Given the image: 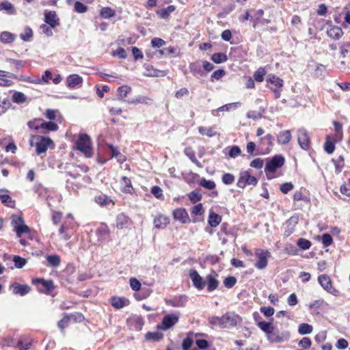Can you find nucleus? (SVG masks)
<instances>
[{
    "mask_svg": "<svg viewBox=\"0 0 350 350\" xmlns=\"http://www.w3.org/2000/svg\"><path fill=\"white\" fill-rule=\"evenodd\" d=\"M289 337L288 332L272 331L267 335V339L271 342H282Z\"/></svg>",
    "mask_w": 350,
    "mask_h": 350,
    "instance_id": "obj_8",
    "label": "nucleus"
},
{
    "mask_svg": "<svg viewBox=\"0 0 350 350\" xmlns=\"http://www.w3.org/2000/svg\"><path fill=\"white\" fill-rule=\"evenodd\" d=\"M241 318L234 312H227L221 317V327L230 328L241 322Z\"/></svg>",
    "mask_w": 350,
    "mask_h": 350,
    "instance_id": "obj_2",
    "label": "nucleus"
},
{
    "mask_svg": "<svg viewBox=\"0 0 350 350\" xmlns=\"http://www.w3.org/2000/svg\"><path fill=\"white\" fill-rule=\"evenodd\" d=\"M8 74V72L3 70H0V86H10L12 84V81L11 80L5 79V77Z\"/></svg>",
    "mask_w": 350,
    "mask_h": 350,
    "instance_id": "obj_46",
    "label": "nucleus"
},
{
    "mask_svg": "<svg viewBox=\"0 0 350 350\" xmlns=\"http://www.w3.org/2000/svg\"><path fill=\"white\" fill-rule=\"evenodd\" d=\"M340 192L343 195L350 197V179L340 186Z\"/></svg>",
    "mask_w": 350,
    "mask_h": 350,
    "instance_id": "obj_55",
    "label": "nucleus"
},
{
    "mask_svg": "<svg viewBox=\"0 0 350 350\" xmlns=\"http://www.w3.org/2000/svg\"><path fill=\"white\" fill-rule=\"evenodd\" d=\"M67 85L70 88H75L77 85H81L83 78L79 75L73 74L67 77Z\"/></svg>",
    "mask_w": 350,
    "mask_h": 350,
    "instance_id": "obj_19",
    "label": "nucleus"
},
{
    "mask_svg": "<svg viewBox=\"0 0 350 350\" xmlns=\"http://www.w3.org/2000/svg\"><path fill=\"white\" fill-rule=\"evenodd\" d=\"M241 153V148L239 146H232L229 151V156L232 158H235L239 156Z\"/></svg>",
    "mask_w": 350,
    "mask_h": 350,
    "instance_id": "obj_63",
    "label": "nucleus"
},
{
    "mask_svg": "<svg viewBox=\"0 0 350 350\" xmlns=\"http://www.w3.org/2000/svg\"><path fill=\"white\" fill-rule=\"evenodd\" d=\"M173 215L176 220H178L183 224L189 221V215L185 208H176L174 211Z\"/></svg>",
    "mask_w": 350,
    "mask_h": 350,
    "instance_id": "obj_16",
    "label": "nucleus"
},
{
    "mask_svg": "<svg viewBox=\"0 0 350 350\" xmlns=\"http://www.w3.org/2000/svg\"><path fill=\"white\" fill-rule=\"evenodd\" d=\"M129 221V218L123 213L119 214L116 217V227L118 229L126 228Z\"/></svg>",
    "mask_w": 350,
    "mask_h": 350,
    "instance_id": "obj_23",
    "label": "nucleus"
},
{
    "mask_svg": "<svg viewBox=\"0 0 350 350\" xmlns=\"http://www.w3.org/2000/svg\"><path fill=\"white\" fill-rule=\"evenodd\" d=\"M312 326L308 323H301L298 327V332L300 334H308L312 332Z\"/></svg>",
    "mask_w": 350,
    "mask_h": 350,
    "instance_id": "obj_38",
    "label": "nucleus"
},
{
    "mask_svg": "<svg viewBox=\"0 0 350 350\" xmlns=\"http://www.w3.org/2000/svg\"><path fill=\"white\" fill-rule=\"evenodd\" d=\"M200 185L209 190L213 189L216 186L214 181L206 180L204 178L200 180Z\"/></svg>",
    "mask_w": 350,
    "mask_h": 350,
    "instance_id": "obj_45",
    "label": "nucleus"
},
{
    "mask_svg": "<svg viewBox=\"0 0 350 350\" xmlns=\"http://www.w3.org/2000/svg\"><path fill=\"white\" fill-rule=\"evenodd\" d=\"M267 83L273 84L275 87H282L283 85V81L275 75H269L267 79Z\"/></svg>",
    "mask_w": 350,
    "mask_h": 350,
    "instance_id": "obj_41",
    "label": "nucleus"
},
{
    "mask_svg": "<svg viewBox=\"0 0 350 350\" xmlns=\"http://www.w3.org/2000/svg\"><path fill=\"white\" fill-rule=\"evenodd\" d=\"M241 106V103L240 102H236L232 103H229L227 105H225L218 109V111H229L230 109L234 108H238Z\"/></svg>",
    "mask_w": 350,
    "mask_h": 350,
    "instance_id": "obj_54",
    "label": "nucleus"
},
{
    "mask_svg": "<svg viewBox=\"0 0 350 350\" xmlns=\"http://www.w3.org/2000/svg\"><path fill=\"white\" fill-rule=\"evenodd\" d=\"M76 146L79 150L88 155L91 149L90 137L87 134H81L76 142Z\"/></svg>",
    "mask_w": 350,
    "mask_h": 350,
    "instance_id": "obj_4",
    "label": "nucleus"
},
{
    "mask_svg": "<svg viewBox=\"0 0 350 350\" xmlns=\"http://www.w3.org/2000/svg\"><path fill=\"white\" fill-rule=\"evenodd\" d=\"M2 10H5L9 14H16L14 5L8 1H3L0 3V12Z\"/></svg>",
    "mask_w": 350,
    "mask_h": 350,
    "instance_id": "obj_28",
    "label": "nucleus"
},
{
    "mask_svg": "<svg viewBox=\"0 0 350 350\" xmlns=\"http://www.w3.org/2000/svg\"><path fill=\"white\" fill-rule=\"evenodd\" d=\"M46 260L49 265L53 267H57L61 262L60 257L57 254L47 256Z\"/></svg>",
    "mask_w": 350,
    "mask_h": 350,
    "instance_id": "obj_33",
    "label": "nucleus"
},
{
    "mask_svg": "<svg viewBox=\"0 0 350 350\" xmlns=\"http://www.w3.org/2000/svg\"><path fill=\"white\" fill-rule=\"evenodd\" d=\"M169 223V218L164 215H159L154 219V225L157 228H164Z\"/></svg>",
    "mask_w": 350,
    "mask_h": 350,
    "instance_id": "obj_21",
    "label": "nucleus"
},
{
    "mask_svg": "<svg viewBox=\"0 0 350 350\" xmlns=\"http://www.w3.org/2000/svg\"><path fill=\"white\" fill-rule=\"evenodd\" d=\"M13 262H14V265L16 268L21 269L27 263V260L19 256H14L13 258Z\"/></svg>",
    "mask_w": 350,
    "mask_h": 350,
    "instance_id": "obj_47",
    "label": "nucleus"
},
{
    "mask_svg": "<svg viewBox=\"0 0 350 350\" xmlns=\"http://www.w3.org/2000/svg\"><path fill=\"white\" fill-rule=\"evenodd\" d=\"M147 340H160L163 338V334L159 332H148L145 336Z\"/></svg>",
    "mask_w": 350,
    "mask_h": 350,
    "instance_id": "obj_53",
    "label": "nucleus"
},
{
    "mask_svg": "<svg viewBox=\"0 0 350 350\" xmlns=\"http://www.w3.org/2000/svg\"><path fill=\"white\" fill-rule=\"evenodd\" d=\"M198 131L202 135H206L208 137H213L217 135L216 131H215V127H204L200 126L198 128Z\"/></svg>",
    "mask_w": 350,
    "mask_h": 350,
    "instance_id": "obj_34",
    "label": "nucleus"
},
{
    "mask_svg": "<svg viewBox=\"0 0 350 350\" xmlns=\"http://www.w3.org/2000/svg\"><path fill=\"white\" fill-rule=\"evenodd\" d=\"M257 179L251 176L248 171L242 172L239 174L237 185L238 187L244 188L246 185H256Z\"/></svg>",
    "mask_w": 350,
    "mask_h": 350,
    "instance_id": "obj_5",
    "label": "nucleus"
},
{
    "mask_svg": "<svg viewBox=\"0 0 350 350\" xmlns=\"http://www.w3.org/2000/svg\"><path fill=\"white\" fill-rule=\"evenodd\" d=\"M298 143L300 147L304 150H308L310 148V138L307 131L304 129L297 131Z\"/></svg>",
    "mask_w": 350,
    "mask_h": 350,
    "instance_id": "obj_10",
    "label": "nucleus"
},
{
    "mask_svg": "<svg viewBox=\"0 0 350 350\" xmlns=\"http://www.w3.org/2000/svg\"><path fill=\"white\" fill-rule=\"evenodd\" d=\"M27 125L29 129L36 131H39L40 132L41 130V119L36 118L32 120H30L27 122Z\"/></svg>",
    "mask_w": 350,
    "mask_h": 350,
    "instance_id": "obj_42",
    "label": "nucleus"
},
{
    "mask_svg": "<svg viewBox=\"0 0 350 350\" xmlns=\"http://www.w3.org/2000/svg\"><path fill=\"white\" fill-rule=\"evenodd\" d=\"M332 161L335 165V171L336 173L341 172L345 166V159L343 156L340 155L337 159H332Z\"/></svg>",
    "mask_w": 350,
    "mask_h": 350,
    "instance_id": "obj_29",
    "label": "nucleus"
},
{
    "mask_svg": "<svg viewBox=\"0 0 350 350\" xmlns=\"http://www.w3.org/2000/svg\"><path fill=\"white\" fill-rule=\"evenodd\" d=\"M257 325L262 331L265 332L267 335L274 330V327L272 323L265 321L258 322Z\"/></svg>",
    "mask_w": 350,
    "mask_h": 350,
    "instance_id": "obj_25",
    "label": "nucleus"
},
{
    "mask_svg": "<svg viewBox=\"0 0 350 350\" xmlns=\"http://www.w3.org/2000/svg\"><path fill=\"white\" fill-rule=\"evenodd\" d=\"M284 163V158L281 155H275L271 159L267 160L265 172H275L277 169L281 167Z\"/></svg>",
    "mask_w": 350,
    "mask_h": 350,
    "instance_id": "obj_6",
    "label": "nucleus"
},
{
    "mask_svg": "<svg viewBox=\"0 0 350 350\" xmlns=\"http://www.w3.org/2000/svg\"><path fill=\"white\" fill-rule=\"evenodd\" d=\"M325 151L328 154H332L335 150V145L334 142L327 140L324 144Z\"/></svg>",
    "mask_w": 350,
    "mask_h": 350,
    "instance_id": "obj_60",
    "label": "nucleus"
},
{
    "mask_svg": "<svg viewBox=\"0 0 350 350\" xmlns=\"http://www.w3.org/2000/svg\"><path fill=\"white\" fill-rule=\"evenodd\" d=\"M189 198L192 203H196L197 202L201 200L202 195L198 192L193 191L189 194Z\"/></svg>",
    "mask_w": 350,
    "mask_h": 350,
    "instance_id": "obj_64",
    "label": "nucleus"
},
{
    "mask_svg": "<svg viewBox=\"0 0 350 350\" xmlns=\"http://www.w3.org/2000/svg\"><path fill=\"white\" fill-rule=\"evenodd\" d=\"M104 18H110L115 15V11L109 7L103 8L100 13Z\"/></svg>",
    "mask_w": 350,
    "mask_h": 350,
    "instance_id": "obj_43",
    "label": "nucleus"
},
{
    "mask_svg": "<svg viewBox=\"0 0 350 350\" xmlns=\"http://www.w3.org/2000/svg\"><path fill=\"white\" fill-rule=\"evenodd\" d=\"M185 153L193 163L196 164L198 166H201L200 162L196 157L195 152L190 148H185Z\"/></svg>",
    "mask_w": 350,
    "mask_h": 350,
    "instance_id": "obj_49",
    "label": "nucleus"
},
{
    "mask_svg": "<svg viewBox=\"0 0 350 350\" xmlns=\"http://www.w3.org/2000/svg\"><path fill=\"white\" fill-rule=\"evenodd\" d=\"M266 75L265 68H259L254 74V80L257 82H262L264 80V77Z\"/></svg>",
    "mask_w": 350,
    "mask_h": 350,
    "instance_id": "obj_44",
    "label": "nucleus"
},
{
    "mask_svg": "<svg viewBox=\"0 0 350 350\" xmlns=\"http://www.w3.org/2000/svg\"><path fill=\"white\" fill-rule=\"evenodd\" d=\"M327 33L330 38L338 40L343 35V31L340 27L333 26L327 30Z\"/></svg>",
    "mask_w": 350,
    "mask_h": 350,
    "instance_id": "obj_20",
    "label": "nucleus"
},
{
    "mask_svg": "<svg viewBox=\"0 0 350 350\" xmlns=\"http://www.w3.org/2000/svg\"><path fill=\"white\" fill-rule=\"evenodd\" d=\"M16 38V35L8 31H3L0 36V40L3 43L9 44Z\"/></svg>",
    "mask_w": 350,
    "mask_h": 350,
    "instance_id": "obj_27",
    "label": "nucleus"
},
{
    "mask_svg": "<svg viewBox=\"0 0 350 350\" xmlns=\"http://www.w3.org/2000/svg\"><path fill=\"white\" fill-rule=\"evenodd\" d=\"M10 106V103L8 98H1L0 97V116L3 114Z\"/></svg>",
    "mask_w": 350,
    "mask_h": 350,
    "instance_id": "obj_48",
    "label": "nucleus"
},
{
    "mask_svg": "<svg viewBox=\"0 0 350 350\" xmlns=\"http://www.w3.org/2000/svg\"><path fill=\"white\" fill-rule=\"evenodd\" d=\"M8 191L6 189H0V200L1 202L6 205H9L12 202V198L8 194H2L1 192Z\"/></svg>",
    "mask_w": 350,
    "mask_h": 350,
    "instance_id": "obj_52",
    "label": "nucleus"
},
{
    "mask_svg": "<svg viewBox=\"0 0 350 350\" xmlns=\"http://www.w3.org/2000/svg\"><path fill=\"white\" fill-rule=\"evenodd\" d=\"M94 201L102 206H107L112 202V200L108 196L104 194H100L95 196Z\"/></svg>",
    "mask_w": 350,
    "mask_h": 350,
    "instance_id": "obj_26",
    "label": "nucleus"
},
{
    "mask_svg": "<svg viewBox=\"0 0 350 350\" xmlns=\"http://www.w3.org/2000/svg\"><path fill=\"white\" fill-rule=\"evenodd\" d=\"M189 68H190V71L194 75H201L202 73V70L200 68V66L199 65H198L197 63H191V64H190Z\"/></svg>",
    "mask_w": 350,
    "mask_h": 350,
    "instance_id": "obj_61",
    "label": "nucleus"
},
{
    "mask_svg": "<svg viewBox=\"0 0 350 350\" xmlns=\"http://www.w3.org/2000/svg\"><path fill=\"white\" fill-rule=\"evenodd\" d=\"M264 113L265 109L263 107H260L258 111H249L247 113V117L250 119L256 120L260 118Z\"/></svg>",
    "mask_w": 350,
    "mask_h": 350,
    "instance_id": "obj_32",
    "label": "nucleus"
},
{
    "mask_svg": "<svg viewBox=\"0 0 350 350\" xmlns=\"http://www.w3.org/2000/svg\"><path fill=\"white\" fill-rule=\"evenodd\" d=\"M234 181V176L230 173H226L222 176V182L225 185H230Z\"/></svg>",
    "mask_w": 350,
    "mask_h": 350,
    "instance_id": "obj_59",
    "label": "nucleus"
},
{
    "mask_svg": "<svg viewBox=\"0 0 350 350\" xmlns=\"http://www.w3.org/2000/svg\"><path fill=\"white\" fill-rule=\"evenodd\" d=\"M291 134L290 131H283L279 133L278 135V142L280 144H286L291 139Z\"/></svg>",
    "mask_w": 350,
    "mask_h": 350,
    "instance_id": "obj_22",
    "label": "nucleus"
},
{
    "mask_svg": "<svg viewBox=\"0 0 350 350\" xmlns=\"http://www.w3.org/2000/svg\"><path fill=\"white\" fill-rule=\"evenodd\" d=\"M178 320L179 316L175 313L166 314L163 317L161 323L157 325V328L166 331L176 324Z\"/></svg>",
    "mask_w": 350,
    "mask_h": 350,
    "instance_id": "obj_3",
    "label": "nucleus"
},
{
    "mask_svg": "<svg viewBox=\"0 0 350 350\" xmlns=\"http://www.w3.org/2000/svg\"><path fill=\"white\" fill-rule=\"evenodd\" d=\"M33 33L31 27L26 26L21 33L20 38L25 42H28L33 37Z\"/></svg>",
    "mask_w": 350,
    "mask_h": 350,
    "instance_id": "obj_31",
    "label": "nucleus"
},
{
    "mask_svg": "<svg viewBox=\"0 0 350 350\" xmlns=\"http://www.w3.org/2000/svg\"><path fill=\"white\" fill-rule=\"evenodd\" d=\"M74 10L77 13H85L88 10V8L80 1H76L75 3Z\"/></svg>",
    "mask_w": 350,
    "mask_h": 350,
    "instance_id": "obj_57",
    "label": "nucleus"
},
{
    "mask_svg": "<svg viewBox=\"0 0 350 350\" xmlns=\"http://www.w3.org/2000/svg\"><path fill=\"white\" fill-rule=\"evenodd\" d=\"M29 144L36 148L37 154H40L46 152L50 146H53V142L49 137L35 135L31 136Z\"/></svg>",
    "mask_w": 350,
    "mask_h": 350,
    "instance_id": "obj_1",
    "label": "nucleus"
},
{
    "mask_svg": "<svg viewBox=\"0 0 350 350\" xmlns=\"http://www.w3.org/2000/svg\"><path fill=\"white\" fill-rule=\"evenodd\" d=\"M128 300L122 297H113L111 304L116 309H120L124 307Z\"/></svg>",
    "mask_w": 350,
    "mask_h": 350,
    "instance_id": "obj_30",
    "label": "nucleus"
},
{
    "mask_svg": "<svg viewBox=\"0 0 350 350\" xmlns=\"http://www.w3.org/2000/svg\"><path fill=\"white\" fill-rule=\"evenodd\" d=\"M27 97L26 96L20 92H16L14 93L12 96V100L14 103L20 104L23 103L26 101Z\"/></svg>",
    "mask_w": 350,
    "mask_h": 350,
    "instance_id": "obj_40",
    "label": "nucleus"
},
{
    "mask_svg": "<svg viewBox=\"0 0 350 350\" xmlns=\"http://www.w3.org/2000/svg\"><path fill=\"white\" fill-rule=\"evenodd\" d=\"M257 260L254 264L255 267L258 269H263L267 266V258L270 256V253L267 250L258 249L255 252Z\"/></svg>",
    "mask_w": 350,
    "mask_h": 350,
    "instance_id": "obj_7",
    "label": "nucleus"
},
{
    "mask_svg": "<svg viewBox=\"0 0 350 350\" xmlns=\"http://www.w3.org/2000/svg\"><path fill=\"white\" fill-rule=\"evenodd\" d=\"M125 101L129 104L137 105V104L141 103V104H144L146 105H150L153 102L152 99H151L148 97L144 96H141V95L137 96L133 98L128 99L127 100H125Z\"/></svg>",
    "mask_w": 350,
    "mask_h": 350,
    "instance_id": "obj_17",
    "label": "nucleus"
},
{
    "mask_svg": "<svg viewBox=\"0 0 350 350\" xmlns=\"http://www.w3.org/2000/svg\"><path fill=\"white\" fill-rule=\"evenodd\" d=\"M70 317L68 315L64 316L57 323L58 327L64 332V329L68 325Z\"/></svg>",
    "mask_w": 350,
    "mask_h": 350,
    "instance_id": "obj_58",
    "label": "nucleus"
},
{
    "mask_svg": "<svg viewBox=\"0 0 350 350\" xmlns=\"http://www.w3.org/2000/svg\"><path fill=\"white\" fill-rule=\"evenodd\" d=\"M260 312L267 317H270L274 314V308L272 307L262 306L260 308Z\"/></svg>",
    "mask_w": 350,
    "mask_h": 350,
    "instance_id": "obj_62",
    "label": "nucleus"
},
{
    "mask_svg": "<svg viewBox=\"0 0 350 350\" xmlns=\"http://www.w3.org/2000/svg\"><path fill=\"white\" fill-rule=\"evenodd\" d=\"M175 10L174 5H169L165 9H162L157 11V14L159 15L161 18H167L169 15Z\"/></svg>",
    "mask_w": 350,
    "mask_h": 350,
    "instance_id": "obj_35",
    "label": "nucleus"
},
{
    "mask_svg": "<svg viewBox=\"0 0 350 350\" xmlns=\"http://www.w3.org/2000/svg\"><path fill=\"white\" fill-rule=\"evenodd\" d=\"M58 125L51 121L44 122L42 119H41V130L40 133L41 134L46 135L51 131H55L58 129Z\"/></svg>",
    "mask_w": 350,
    "mask_h": 350,
    "instance_id": "obj_13",
    "label": "nucleus"
},
{
    "mask_svg": "<svg viewBox=\"0 0 350 350\" xmlns=\"http://www.w3.org/2000/svg\"><path fill=\"white\" fill-rule=\"evenodd\" d=\"M24 224V220L21 216L13 215L12 219V225L14 227V230L21 226Z\"/></svg>",
    "mask_w": 350,
    "mask_h": 350,
    "instance_id": "obj_51",
    "label": "nucleus"
},
{
    "mask_svg": "<svg viewBox=\"0 0 350 350\" xmlns=\"http://www.w3.org/2000/svg\"><path fill=\"white\" fill-rule=\"evenodd\" d=\"M217 274L214 272L206 275L204 282L207 283V289L208 291H213L215 290L218 285L219 281L216 279Z\"/></svg>",
    "mask_w": 350,
    "mask_h": 350,
    "instance_id": "obj_15",
    "label": "nucleus"
},
{
    "mask_svg": "<svg viewBox=\"0 0 350 350\" xmlns=\"http://www.w3.org/2000/svg\"><path fill=\"white\" fill-rule=\"evenodd\" d=\"M13 293L16 295H20L24 296L29 293L31 288L27 284H19L18 283H14L11 286Z\"/></svg>",
    "mask_w": 350,
    "mask_h": 350,
    "instance_id": "obj_14",
    "label": "nucleus"
},
{
    "mask_svg": "<svg viewBox=\"0 0 350 350\" xmlns=\"http://www.w3.org/2000/svg\"><path fill=\"white\" fill-rule=\"evenodd\" d=\"M131 88L128 85H122L118 88L117 90L119 99H123L127 96V94L131 92Z\"/></svg>",
    "mask_w": 350,
    "mask_h": 350,
    "instance_id": "obj_36",
    "label": "nucleus"
},
{
    "mask_svg": "<svg viewBox=\"0 0 350 350\" xmlns=\"http://www.w3.org/2000/svg\"><path fill=\"white\" fill-rule=\"evenodd\" d=\"M44 22L51 28H55L60 24L59 18L54 11H48L44 13Z\"/></svg>",
    "mask_w": 350,
    "mask_h": 350,
    "instance_id": "obj_11",
    "label": "nucleus"
},
{
    "mask_svg": "<svg viewBox=\"0 0 350 350\" xmlns=\"http://www.w3.org/2000/svg\"><path fill=\"white\" fill-rule=\"evenodd\" d=\"M221 221V217L220 215L214 212L210 213L208 222L211 227H217L220 224Z\"/></svg>",
    "mask_w": 350,
    "mask_h": 350,
    "instance_id": "obj_24",
    "label": "nucleus"
},
{
    "mask_svg": "<svg viewBox=\"0 0 350 350\" xmlns=\"http://www.w3.org/2000/svg\"><path fill=\"white\" fill-rule=\"evenodd\" d=\"M189 277L193 282V286L196 288L202 290L204 288L206 282L203 280L202 278L200 275L196 270L191 269L189 271Z\"/></svg>",
    "mask_w": 350,
    "mask_h": 350,
    "instance_id": "obj_9",
    "label": "nucleus"
},
{
    "mask_svg": "<svg viewBox=\"0 0 350 350\" xmlns=\"http://www.w3.org/2000/svg\"><path fill=\"white\" fill-rule=\"evenodd\" d=\"M237 279L234 276H228L224 280V284L228 288L233 287L235 285Z\"/></svg>",
    "mask_w": 350,
    "mask_h": 350,
    "instance_id": "obj_56",
    "label": "nucleus"
},
{
    "mask_svg": "<svg viewBox=\"0 0 350 350\" xmlns=\"http://www.w3.org/2000/svg\"><path fill=\"white\" fill-rule=\"evenodd\" d=\"M297 245L302 250H308L311 247V242L307 239L300 238L297 241Z\"/></svg>",
    "mask_w": 350,
    "mask_h": 350,
    "instance_id": "obj_50",
    "label": "nucleus"
},
{
    "mask_svg": "<svg viewBox=\"0 0 350 350\" xmlns=\"http://www.w3.org/2000/svg\"><path fill=\"white\" fill-rule=\"evenodd\" d=\"M120 183L124 186V191L126 193H131L133 189V187L131 185V182L129 178H128L126 176H123L121 178Z\"/></svg>",
    "mask_w": 350,
    "mask_h": 350,
    "instance_id": "obj_39",
    "label": "nucleus"
},
{
    "mask_svg": "<svg viewBox=\"0 0 350 350\" xmlns=\"http://www.w3.org/2000/svg\"><path fill=\"white\" fill-rule=\"evenodd\" d=\"M318 281L321 286L327 292L332 293L333 289L330 278L325 274L321 275L318 278Z\"/></svg>",
    "mask_w": 350,
    "mask_h": 350,
    "instance_id": "obj_18",
    "label": "nucleus"
},
{
    "mask_svg": "<svg viewBox=\"0 0 350 350\" xmlns=\"http://www.w3.org/2000/svg\"><path fill=\"white\" fill-rule=\"evenodd\" d=\"M188 301L187 296L185 295L176 296L173 299L167 301V304L172 307H185Z\"/></svg>",
    "mask_w": 350,
    "mask_h": 350,
    "instance_id": "obj_12",
    "label": "nucleus"
},
{
    "mask_svg": "<svg viewBox=\"0 0 350 350\" xmlns=\"http://www.w3.org/2000/svg\"><path fill=\"white\" fill-rule=\"evenodd\" d=\"M211 59L216 64H221L227 61L228 58L226 54L222 53H215L213 54Z\"/></svg>",
    "mask_w": 350,
    "mask_h": 350,
    "instance_id": "obj_37",
    "label": "nucleus"
}]
</instances>
